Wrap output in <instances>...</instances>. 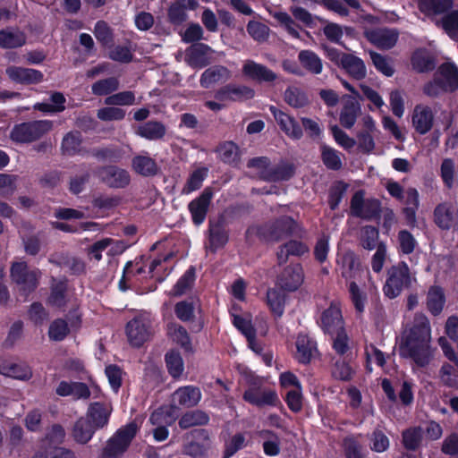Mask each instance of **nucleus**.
Masks as SVG:
<instances>
[{
  "label": "nucleus",
  "instance_id": "nucleus-1",
  "mask_svg": "<svg viewBox=\"0 0 458 458\" xmlns=\"http://www.w3.org/2000/svg\"><path fill=\"white\" fill-rule=\"evenodd\" d=\"M399 352L402 357L411 360L413 369H430L437 349L431 344V329L426 316H415L412 327L403 336Z\"/></svg>",
  "mask_w": 458,
  "mask_h": 458
},
{
  "label": "nucleus",
  "instance_id": "nucleus-2",
  "mask_svg": "<svg viewBox=\"0 0 458 458\" xmlns=\"http://www.w3.org/2000/svg\"><path fill=\"white\" fill-rule=\"evenodd\" d=\"M413 281L415 277L411 275L407 264L400 262L388 269L384 293L389 298H395L403 290L409 288Z\"/></svg>",
  "mask_w": 458,
  "mask_h": 458
},
{
  "label": "nucleus",
  "instance_id": "nucleus-3",
  "mask_svg": "<svg viewBox=\"0 0 458 458\" xmlns=\"http://www.w3.org/2000/svg\"><path fill=\"white\" fill-rule=\"evenodd\" d=\"M137 430L138 426L135 422H131L118 429L108 440L103 450L102 458H117L123 454L135 437Z\"/></svg>",
  "mask_w": 458,
  "mask_h": 458
},
{
  "label": "nucleus",
  "instance_id": "nucleus-4",
  "mask_svg": "<svg viewBox=\"0 0 458 458\" xmlns=\"http://www.w3.org/2000/svg\"><path fill=\"white\" fill-rule=\"evenodd\" d=\"M301 231L300 225L291 216H282L263 225L259 233L267 241L278 242Z\"/></svg>",
  "mask_w": 458,
  "mask_h": 458
},
{
  "label": "nucleus",
  "instance_id": "nucleus-5",
  "mask_svg": "<svg viewBox=\"0 0 458 458\" xmlns=\"http://www.w3.org/2000/svg\"><path fill=\"white\" fill-rule=\"evenodd\" d=\"M52 129V122L47 120L23 123L15 125L11 132L13 141L27 143L34 141Z\"/></svg>",
  "mask_w": 458,
  "mask_h": 458
},
{
  "label": "nucleus",
  "instance_id": "nucleus-6",
  "mask_svg": "<svg viewBox=\"0 0 458 458\" xmlns=\"http://www.w3.org/2000/svg\"><path fill=\"white\" fill-rule=\"evenodd\" d=\"M151 318L148 313H140L126 326L128 341L133 346H140L150 335Z\"/></svg>",
  "mask_w": 458,
  "mask_h": 458
},
{
  "label": "nucleus",
  "instance_id": "nucleus-7",
  "mask_svg": "<svg viewBox=\"0 0 458 458\" xmlns=\"http://www.w3.org/2000/svg\"><path fill=\"white\" fill-rule=\"evenodd\" d=\"M40 276L41 273L38 269L28 270L27 264L23 261L13 263L11 268L13 281L25 293L33 291L37 287Z\"/></svg>",
  "mask_w": 458,
  "mask_h": 458
},
{
  "label": "nucleus",
  "instance_id": "nucleus-8",
  "mask_svg": "<svg viewBox=\"0 0 458 458\" xmlns=\"http://www.w3.org/2000/svg\"><path fill=\"white\" fill-rule=\"evenodd\" d=\"M351 214L363 219H371L380 211V202L376 199H364L362 191H357L351 200Z\"/></svg>",
  "mask_w": 458,
  "mask_h": 458
},
{
  "label": "nucleus",
  "instance_id": "nucleus-9",
  "mask_svg": "<svg viewBox=\"0 0 458 458\" xmlns=\"http://www.w3.org/2000/svg\"><path fill=\"white\" fill-rule=\"evenodd\" d=\"M341 269V275L346 284L355 281L361 283L363 278L369 277V271L362 267L359 258L352 251H347L343 255Z\"/></svg>",
  "mask_w": 458,
  "mask_h": 458
},
{
  "label": "nucleus",
  "instance_id": "nucleus-10",
  "mask_svg": "<svg viewBox=\"0 0 458 458\" xmlns=\"http://www.w3.org/2000/svg\"><path fill=\"white\" fill-rule=\"evenodd\" d=\"M182 38L185 42L193 43L185 51V61L192 67L200 66V46L197 41L200 38V27L199 25H191L184 32Z\"/></svg>",
  "mask_w": 458,
  "mask_h": 458
},
{
  "label": "nucleus",
  "instance_id": "nucleus-11",
  "mask_svg": "<svg viewBox=\"0 0 458 458\" xmlns=\"http://www.w3.org/2000/svg\"><path fill=\"white\" fill-rule=\"evenodd\" d=\"M10 81L17 84H38L43 81V73L36 69L10 65L5 69Z\"/></svg>",
  "mask_w": 458,
  "mask_h": 458
},
{
  "label": "nucleus",
  "instance_id": "nucleus-12",
  "mask_svg": "<svg viewBox=\"0 0 458 458\" xmlns=\"http://www.w3.org/2000/svg\"><path fill=\"white\" fill-rule=\"evenodd\" d=\"M435 115L432 108L424 104L414 106L411 114V123L415 131L424 135L428 133L434 125Z\"/></svg>",
  "mask_w": 458,
  "mask_h": 458
},
{
  "label": "nucleus",
  "instance_id": "nucleus-13",
  "mask_svg": "<svg viewBox=\"0 0 458 458\" xmlns=\"http://www.w3.org/2000/svg\"><path fill=\"white\" fill-rule=\"evenodd\" d=\"M364 34L371 44L381 49L392 48L398 39V32L395 30L386 28L366 30Z\"/></svg>",
  "mask_w": 458,
  "mask_h": 458
},
{
  "label": "nucleus",
  "instance_id": "nucleus-14",
  "mask_svg": "<svg viewBox=\"0 0 458 458\" xmlns=\"http://www.w3.org/2000/svg\"><path fill=\"white\" fill-rule=\"evenodd\" d=\"M270 112L273 114L275 120L279 125L280 129L291 139L300 140L302 135V129L299 123L291 115L277 109L275 106H270Z\"/></svg>",
  "mask_w": 458,
  "mask_h": 458
},
{
  "label": "nucleus",
  "instance_id": "nucleus-15",
  "mask_svg": "<svg viewBox=\"0 0 458 458\" xmlns=\"http://www.w3.org/2000/svg\"><path fill=\"white\" fill-rule=\"evenodd\" d=\"M435 224L442 230H449L458 218V208L448 202L438 204L433 212Z\"/></svg>",
  "mask_w": 458,
  "mask_h": 458
},
{
  "label": "nucleus",
  "instance_id": "nucleus-16",
  "mask_svg": "<svg viewBox=\"0 0 458 458\" xmlns=\"http://www.w3.org/2000/svg\"><path fill=\"white\" fill-rule=\"evenodd\" d=\"M98 177L113 188H123L130 182L128 172L116 166H106L99 169Z\"/></svg>",
  "mask_w": 458,
  "mask_h": 458
},
{
  "label": "nucleus",
  "instance_id": "nucleus-17",
  "mask_svg": "<svg viewBox=\"0 0 458 458\" xmlns=\"http://www.w3.org/2000/svg\"><path fill=\"white\" fill-rule=\"evenodd\" d=\"M244 76L259 82H273L277 79L276 73L267 66L252 60H246L242 65Z\"/></svg>",
  "mask_w": 458,
  "mask_h": 458
},
{
  "label": "nucleus",
  "instance_id": "nucleus-18",
  "mask_svg": "<svg viewBox=\"0 0 458 458\" xmlns=\"http://www.w3.org/2000/svg\"><path fill=\"white\" fill-rule=\"evenodd\" d=\"M243 399L259 407L265 405L276 406L278 403V397L275 391L259 387L247 389L243 394Z\"/></svg>",
  "mask_w": 458,
  "mask_h": 458
},
{
  "label": "nucleus",
  "instance_id": "nucleus-19",
  "mask_svg": "<svg viewBox=\"0 0 458 458\" xmlns=\"http://www.w3.org/2000/svg\"><path fill=\"white\" fill-rule=\"evenodd\" d=\"M321 327L325 332L330 335L344 329L342 311L338 304L331 303L322 313Z\"/></svg>",
  "mask_w": 458,
  "mask_h": 458
},
{
  "label": "nucleus",
  "instance_id": "nucleus-20",
  "mask_svg": "<svg viewBox=\"0 0 458 458\" xmlns=\"http://www.w3.org/2000/svg\"><path fill=\"white\" fill-rule=\"evenodd\" d=\"M302 282L303 271L299 264L287 267L279 277L280 286L286 291L297 290Z\"/></svg>",
  "mask_w": 458,
  "mask_h": 458
},
{
  "label": "nucleus",
  "instance_id": "nucleus-21",
  "mask_svg": "<svg viewBox=\"0 0 458 458\" xmlns=\"http://www.w3.org/2000/svg\"><path fill=\"white\" fill-rule=\"evenodd\" d=\"M124 250L123 246H120V242L110 238H104L96 242L88 250L89 259L99 261L102 259V252L107 251V254L114 255L122 252Z\"/></svg>",
  "mask_w": 458,
  "mask_h": 458
},
{
  "label": "nucleus",
  "instance_id": "nucleus-22",
  "mask_svg": "<svg viewBox=\"0 0 458 458\" xmlns=\"http://www.w3.org/2000/svg\"><path fill=\"white\" fill-rule=\"evenodd\" d=\"M111 412L112 407L109 404L94 403L89 407L85 419H88L95 428H100L108 423Z\"/></svg>",
  "mask_w": 458,
  "mask_h": 458
},
{
  "label": "nucleus",
  "instance_id": "nucleus-23",
  "mask_svg": "<svg viewBox=\"0 0 458 458\" xmlns=\"http://www.w3.org/2000/svg\"><path fill=\"white\" fill-rule=\"evenodd\" d=\"M296 359L301 363H309L317 353L316 343L307 335L300 334L296 339Z\"/></svg>",
  "mask_w": 458,
  "mask_h": 458
},
{
  "label": "nucleus",
  "instance_id": "nucleus-24",
  "mask_svg": "<svg viewBox=\"0 0 458 458\" xmlns=\"http://www.w3.org/2000/svg\"><path fill=\"white\" fill-rule=\"evenodd\" d=\"M436 74L444 83L448 92H454L458 89V68L452 63L441 64Z\"/></svg>",
  "mask_w": 458,
  "mask_h": 458
},
{
  "label": "nucleus",
  "instance_id": "nucleus-25",
  "mask_svg": "<svg viewBox=\"0 0 458 458\" xmlns=\"http://www.w3.org/2000/svg\"><path fill=\"white\" fill-rule=\"evenodd\" d=\"M340 68L344 69L352 78L358 81L363 80L367 76V68L363 60L352 54H348L345 56Z\"/></svg>",
  "mask_w": 458,
  "mask_h": 458
},
{
  "label": "nucleus",
  "instance_id": "nucleus-26",
  "mask_svg": "<svg viewBox=\"0 0 458 458\" xmlns=\"http://www.w3.org/2000/svg\"><path fill=\"white\" fill-rule=\"evenodd\" d=\"M231 77L230 71L222 65L208 68L202 73V87H209L216 83H223Z\"/></svg>",
  "mask_w": 458,
  "mask_h": 458
},
{
  "label": "nucleus",
  "instance_id": "nucleus-27",
  "mask_svg": "<svg viewBox=\"0 0 458 458\" xmlns=\"http://www.w3.org/2000/svg\"><path fill=\"white\" fill-rule=\"evenodd\" d=\"M418 6L426 15L442 14L453 8L454 0H419Z\"/></svg>",
  "mask_w": 458,
  "mask_h": 458
},
{
  "label": "nucleus",
  "instance_id": "nucleus-28",
  "mask_svg": "<svg viewBox=\"0 0 458 458\" xmlns=\"http://www.w3.org/2000/svg\"><path fill=\"white\" fill-rule=\"evenodd\" d=\"M301 66L311 74L318 75L323 71L322 59L311 50H301L298 54Z\"/></svg>",
  "mask_w": 458,
  "mask_h": 458
},
{
  "label": "nucleus",
  "instance_id": "nucleus-29",
  "mask_svg": "<svg viewBox=\"0 0 458 458\" xmlns=\"http://www.w3.org/2000/svg\"><path fill=\"white\" fill-rule=\"evenodd\" d=\"M309 252V247L299 241H289L281 245L277 251V260L279 264H284L289 256H301Z\"/></svg>",
  "mask_w": 458,
  "mask_h": 458
},
{
  "label": "nucleus",
  "instance_id": "nucleus-30",
  "mask_svg": "<svg viewBox=\"0 0 458 458\" xmlns=\"http://www.w3.org/2000/svg\"><path fill=\"white\" fill-rule=\"evenodd\" d=\"M174 401L184 407L196 405L200 399V390L198 387L187 386L176 390L173 395Z\"/></svg>",
  "mask_w": 458,
  "mask_h": 458
},
{
  "label": "nucleus",
  "instance_id": "nucleus-31",
  "mask_svg": "<svg viewBox=\"0 0 458 458\" xmlns=\"http://www.w3.org/2000/svg\"><path fill=\"white\" fill-rule=\"evenodd\" d=\"M349 298L354 306L356 312L361 314L365 310V306L367 303V293L363 291L361 283L359 281L347 283Z\"/></svg>",
  "mask_w": 458,
  "mask_h": 458
},
{
  "label": "nucleus",
  "instance_id": "nucleus-32",
  "mask_svg": "<svg viewBox=\"0 0 458 458\" xmlns=\"http://www.w3.org/2000/svg\"><path fill=\"white\" fill-rule=\"evenodd\" d=\"M165 127L163 123L156 121H150L140 125L136 133L147 140H156L161 139L165 134Z\"/></svg>",
  "mask_w": 458,
  "mask_h": 458
},
{
  "label": "nucleus",
  "instance_id": "nucleus-33",
  "mask_svg": "<svg viewBox=\"0 0 458 458\" xmlns=\"http://www.w3.org/2000/svg\"><path fill=\"white\" fill-rule=\"evenodd\" d=\"M26 42L23 32L18 30H0V47L3 48H14L21 47Z\"/></svg>",
  "mask_w": 458,
  "mask_h": 458
},
{
  "label": "nucleus",
  "instance_id": "nucleus-34",
  "mask_svg": "<svg viewBox=\"0 0 458 458\" xmlns=\"http://www.w3.org/2000/svg\"><path fill=\"white\" fill-rule=\"evenodd\" d=\"M96 429L88 419L80 418L73 428V437L77 442L85 444L92 438Z\"/></svg>",
  "mask_w": 458,
  "mask_h": 458
},
{
  "label": "nucleus",
  "instance_id": "nucleus-35",
  "mask_svg": "<svg viewBox=\"0 0 458 458\" xmlns=\"http://www.w3.org/2000/svg\"><path fill=\"white\" fill-rule=\"evenodd\" d=\"M445 301V294L441 287L431 286L428 289L427 296V306L434 316L441 313Z\"/></svg>",
  "mask_w": 458,
  "mask_h": 458
},
{
  "label": "nucleus",
  "instance_id": "nucleus-36",
  "mask_svg": "<svg viewBox=\"0 0 458 458\" xmlns=\"http://www.w3.org/2000/svg\"><path fill=\"white\" fill-rule=\"evenodd\" d=\"M360 112L361 109L359 103L353 101L348 102L344 105L340 113V123L346 129L352 128Z\"/></svg>",
  "mask_w": 458,
  "mask_h": 458
},
{
  "label": "nucleus",
  "instance_id": "nucleus-37",
  "mask_svg": "<svg viewBox=\"0 0 458 458\" xmlns=\"http://www.w3.org/2000/svg\"><path fill=\"white\" fill-rule=\"evenodd\" d=\"M437 24L450 38L458 42V10L445 13Z\"/></svg>",
  "mask_w": 458,
  "mask_h": 458
},
{
  "label": "nucleus",
  "instance_id": "nucleus-38",
  "mask_svg": "<svg viewBox=\"0 0 458 458\" xmlns=\"http://www.w3.org/2000/svg\"><path fill=\"white\" fill-rule=\"evenodd\" d=\"M247 166L250 170V173L251 176L267 181V176L269 175L271 167L270 161L267 157H254L249 160Z\"/></svg>",
  "mask_w": 458,
  "mask_h": 458
},
{
  "label": "nucleus",
  "instance_id": "nucleus-39",
  "mask_svg": "<svg viewBox=\"0 0 458 458\" xmlns=\"http://www.w3.org/2000/svg\"><path fill=\"white\" fill-rule=\"evenodd\" d=\"M321 160L327 168L330 170H340L343 166L342 154L336 149L325 144L320 147Z\"/></svg>",
  "mask_w": 458,
  "mask_h": 458
},
{
  "label": "nucleus",
  "instance_id": "nucleus-40",
  "mask_svg": "<svg viewBox=\"0 0 458 458\" xmlns=\"http://www.w3.org/2000/svg\"><path fill=\"white\" fill-rule=\"evenodd\" d=\"M195 281V268L191 267L177 281L174 286L170 290L169 295L181 296L185 294L193 285Z\"/></svg>",
  "mask_w": 458,
  "mask_h": 458
},
{
  "label": "nucleus",
  "instance_id": "nucleus-41",
  "mask_svg": "<svg viewBox=\"0 0 458 458\" xmlns=\"http://www.w3.org/2000/svg\"><path fill=\"white\" fill-rule=\"evenodd\" d=\"M284 101L293 108H301L308 105L309 98L300 88L288 87L284 93Z\"/></svg>",
  "mask_w": 458,
  "mask_h": 458
},
{
  "label": "nucleus",
  "instance_id": "nucleus-42",
  "mask_svg": "<svg viewBox=\"0 0 458 458\" xmlns=\"http://www.w3.org/2000/svg\"><path fill=\"white\" fill-rule=\"evenodd\" d=\"M63 153L68 156L81 154L83 151L82 140L80 132L67 133L62 142Z\"/></svg>",
  "mask_w": 458,
  "mask_h": 458
},
{
  "label": "nucleus",
  "instance_id": "nucleus-43",
  "mask_svg": "<svg viewBox=\"0 0 458 458\" xmlns=\"http://www.w3.org/2000/svg\"><path fill=\"white\" fill-rule=\"evenodd\" d=\"M259 437L264 440L263 450L268 456H276L280 453V438L279 437L270 430H261L259 433Z\"/></svg>",
  "mask_w": 458,
  "mask_h": 458
},
{
  "label": "nucleus",
  "instance_id": "nucleus-44",
  "mask_svg": "<svg viewBox=\"0 0 458 458\" xmlns=\"http://www.w3.org/2000/svg\"><path fill=\"white\" fill-rule=\"evenodd\" d=\"M294 174V166L289 163H280L271 165L270 174L267 176V182L286 181Z\"/></svg>",
  "mask_w": 458,
  "mask_h": 458
},
{
  "label": "nucleus",
  "instance_id": "nucleus-45",
  "mask_svg": "<svg viewBox=\"0 0 458 458\" xmlns=\"http://www.w3.org/2000/svg\"><path fill=\"white\" fill-rule=\"evenodd\" d=\"M220 158L227 164L235 165L239 162L241 152L233 141H225L217 149Z\"/></svg>",
  "mask_w": 458,
  "mask_h": 458
},
{
  "label": "nucleus",
  "instance_id": "nucleus-46",
  "mask_svg": "<svg viewBox=\"0 0 458 458\" xmlns=\"http://www.w3.org/2000/svg\"><path fill=\"white\" fill-rule=\"evenodd\" d=\"M167 334L170 339L181 345L186 351L191 350V342L187 331L178 324H170L167 328Z\"/></svg>",
  "mask_w": 458,
  "mask_h": 458
},
{
  "label": "nucleus",
  "instance_id": "nucleus-47",
  "mask_svg": "<svg viewBox=\"0 0 458 458\" xmlns=\"http://www.w3.org/2000/svg\"><path fill=\"white\" fill-rule=\"evenodd\" d=\"M147 273L146 269L141 265L136 263L133 265L128 262L123 269V275L119 282V287L122 291H125L131 287L132 278L141 274Z\"/></svg>",
  "mask_w": 458,
  "mask_h": 458
},
{
  "label": "nucleus",
  "instance_id": "nucleus-48",
  "mask_svg": "<svg viewBox=\"0 0 458 458\" xmlns=\"http://www.w3.org/2000/svg\"><path fill=\"white\" fill-rule=\"evenodd\" d=\"M165 363L168 373L174 378H179L182 376L184 371V364L182 356L174 352L171 351L165 354Z\"/></svg>",
  "mask_w": 458,
  "mask_h": 458
},
{
  "label": "nucleus",
  "instance_id": "nucleus-49",
  "mask_svg": "<svg viewBox=\"0 0 458 458\" xmlns=\"http://www.w3.org/2000/svg\"><path fill=\"white\" fill-rule=\"evenodd\" d=\"M173 408L164 406L157 409L150 416L149 421L153 426H169L175 420Z\"/></svg>",
  "mask_w": 458,
  "mask_h": 458
},
{
  "label": "nucleus",
  "instance_id": "nucleus-50",
  "mask_svg": "<svg viewBox=\"0 0 458 458\" xmlns=\"http://www.w3.org/2000/svg\"><path fill=\"white\" fill-rule=\"evenodd\" d=\"M372 64L375 68L385 76L391 77L394 73L393 61L381 54L375 51L369 52Z\"/></svg>",
  "mask_w": 458,
  "mask_h": 458
},
{
  "label": "nucleus",
  "instance_id": "nucleus-51",
  "mask_svg": "<svg viewBox=\"0 0 458 458\" xmlns=\"http://www.w3.org/2000/svg\"><path fill=\"white\" fill-rule=\"evenodd\" d=\"M119 89V81L114 77L99 80L92 84L91 91L96 96H106Z\"/></svg>",
  "mask_w": 458,
  "mask_h": 458
},
{
  "label": "nucleus",
  "instance_id": "nucleus-52",
  "mask_svg": "<svg viewBox=\"0 0 458 458\" xmlns=\"http://www.w3.org/2000/svg\"><path fill=\"white\" fill-rule=\"evenodd\" d=\"M132 167L140 174L148 176L157 171L155 161L147 156H137L132 159Z\"/></svg>",
  "mask_w": 458,
  "mask_h": 458
},
{
  "label": "nucleus",
  "instance_id": "nucleus-53",
  "mask_svg": "<svg viewBox=\"0 0 458 458\" xmlns=\"http://www.w3.org/2000/svg\"><path fill=\"white\" fill-rule=\"evenodd\" d=\"M65 291V281H54L51 293L47 301L48 304L57 308L64 306L66 301Z\"/></svg>",
  "mask_w": 458,
  "mask_h": 458
},
{
  "label": "nucleus",
  "instance_id": "nucleus-54",
  "mask_svg": "<svg viewBox=\"0 0 458 458\" xmlns=\"http://www.w3.org/2000/svg\"><path fill=\"white\" fill-rule=\"evenodd\" d=\"M64 96L55 92L51 96V103H37L34 108L45 113H57L64 110Z\"/></svg>",
  "mask_w": 458,
  "mask_h": 458
},
{
  "label": "nucleus",
  "instance_id": "nucleus-55",
  "mask_svg": "<svg viewBox=\"0 0 458 458\" xmlns=\"http://www.w3.org/2000/svg\"><path fill=\"white\" fill-rule=\"evenodd\" d=\"M422 428L414 427L403 432V444L406 449L416 450L422 439Z\"/></svg>",
  "mask_w": 458,
  "mask_h": 458
},
{
  "label": "nucleus",
  "instance_id": "nucleus-56",
  "mask_svg": "<svg viewBox=\"0 0 458 458\" xmlns=\"http://www.w3.org/2000/svg\"><path fill=\"white\" fill-rule=\"evenodd\" d=\"M267 304L273 313L281 317L284 313L285 295L281 291L270 289L267 293Z\"/></svg>",
  "mask_w": 458,
  "mask_h": 458
},
{
  "label": "nucleus",
  "instance_id": "nucleus-57",
  "mask_svg": "<svg viewBox=\"0 0 458 458\" xmlns=\"http://www.w3.org/2000/svg\"><path fill=\"white\" fill-rule=\"evenodd\" d=\"M378 231L371 225H366L360 229V245L369 250L377 249Z\"/></svg>",
  "mask_w": 458,
  "mask_h": 458
},
{
  "label": "nucleus",
  "instance_id": "nucleus-58",
  "mask_svg": "<svg viewBox=\"0 0 458 458\" xmlns=\"http://www.w3.org/2000/svg\"><path fill=\"white\" fill-rule=\"evenodd\" d=\"M247 31L254 40L265 42L269 36L270 30L264 23L250 21L247 24Z\"/></svg>",
  "mask_w": 458,
  "mask_h": 458
},
{
  "label": "nucleus",
  "instance_id": "nucleus-59",
  "mask_svg": "<svg viewBox=\"0 0 458 458\" xmlns=\"http://www.w3.org/2000/svg\"><path fill=\"white\" fill-rule=\"evenodd\" d=\"M135 103V95L132 91H122L108 96L105 99L107 106H131Z\"/></svg>",
  "mask_w": 458,
  "mask_h": 458
},
{
  "label": "nucleus",
  "instance_id": "nucleus-60",
  "mask_svg": "<svg viewBox=\"0 0 458 458\" xmlns=\"http://www.w3.org/2000/svg\"><path fill=\"white\" fill-rule=\"evenodd\" d=\"M399 250L403 254H411L415 250L417 241L414 236L407 230H401L398 233Z\"/></svg>",
  "mask_w": 458,
  "mask_h": 458
},
{
  "label": "nucleus",
  "instance_id": "nucleus-61",
  "mask_svg": "<svg viewBox=\"0 0 458 458\" xmlns=\"http://www.w3.org/2000/svg\"><path fill=\"white\" fill-rule=\"evenodd\" d=\"M126 112L117 106H106L98 110L97 116L104 122L120 121L125 117Z\"/></svg>",
  "mask_w": 458,
  "mask_h": 458
},
{
  "label": "nucleus",
  "instance_id": "nucleus-62",
  "mask_svg": "<svg viewBox=\"0 0 458 458\" xmlns=\"http://www.w3.org/2000/svg\"><path fill=\"white\" fill-rule=\"evenodd\" d=\"M413 68L419 72H425L434 69L432 59L422 52H416L411 59Z\"/></svg>",
  "mask_w": 458,
  "mask_h": 458
},
{
  "label": "nucleus",
  "instance_id": "nucleus-63",
  "mask_svg": "<svg viewBox=\"0 0 458 458\" xmlns=\"http://www.w3.org/2000/svg\"><path fill=\"white\" fill-rule=\"evenodd\" d=\"M343 445L347 458H364L362 445L353 437L344 438Z\"/></svg>",
  "mask_w": 458,
  "mask_h": 458
},
{
  "label": "nucleus",
  "instance_id": "nucleus-64",
  "mask_svg": "<svg viewBox=\"0 0 458 458\" xmlns=\"http://www.w3.org/2000/svg\"><path fill=\"white\" fill-rule=\"evenodd\" d=\"M69 333L67 323L63 319L53 321L49 327L48 335L53 341H62Z\"/></svg>",
  "mask_w": 458,
  "mask_h": 458
}]
</instances>
